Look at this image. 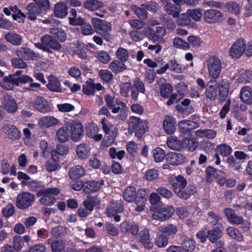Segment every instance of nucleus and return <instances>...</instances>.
<instances>
[{
  "label": "nucleus",
  "mask_w": 252,
  "mask_h": 252,
  "mask_svg": "<svg viewBox=\"0 0 252 252\" xmlns=\"http://www.w3.org/2000/svg\"><path fill=\"white\" fill-rule=\"evenodd\" d=\"M187 181L182 175L177 176L172 184V189L177 196L183 199H188L197 191L196 187L191 185L187 188Z\"/></svg>",
  "instance_id": "obj_1"
},
{
  "label": "nucleus",
  "mask_w": 252,
  "mask_h": 252,
  "mask_svg": "<svg viewBox=\"0 0 252 252\" xmlns=\"http://www.w3.org/2000/svg\"><path fill=\"white\" fill-rule=\"evenodd\" d=\"M148 125L149 123L147 120H143L136 117H131L129 124L138 138H140L148 130Z\"/></svg>",
  "instance_id": "obj_2"
},
{
  "label": "nucleus",
  "mask_w": 252,
  "mask_h": 252,
  "mask_svg": "<svg viewBox=\"0 0 252 252\" xmlns=\"http://www.w3.org/2000/svg\"><path fill=\"white\" fill-rule=\"evenodd\" d=\"M105 119L101 120L102 129L105 133L106 136L103 141L104 145L108 147L110 146L114 141L115 138L118 133V128L112 125H107L105 123Z\"/></svg>",
  "instance_id": "obj_3"
},
{
  "label": "nucleus",
  "mask_w": 252,
  "mask_h": 252,
  "mask_svg": "<svg viewBox=\"0 0 252 252\" xmlns=\"http://www.w3.org/2000/svg\"><path fill=\"white\" fill-rule=\"evenodd\" d=\"M209 75L214 79L218 78L221 69V64L219 58L216 56L210 57L206 61Z\"/></svg>",
  "instance_id": "obj_4"
},
{
  "label": "nucleus",
  "mask_w": 252,
  "mask_h": 252,
  "mask_svg": "<svg viewBox=\"0 0 252 252\" xmlns=\"http://www.w3.org/2000/svg\"><path fill=\"white\" fill-rule=\"evenodd\" d=\"M35 200V196L29 192H23L16 197V206L20 209L24 210L32 205Z\"/></svg>",
  "instance_id": "obj_5"
},
{
  "label": "nucleus",
  "mask_w": 252,
  "mask_h": 252,
  "mask_svg": "<svg viewBox=\"0 0 252 252\" xmlns=\"http://www.w3.org/2000/svg\"><path fill=\"white\" fill-rule=\"evenodd\" d=\"M71 132V139L75 142L81 140L84 135L83 126L82 123L77 120L70 122L67 125Z\"/></svg>",
  "instance_id": "obj_6"
},
{
  "label": "nucleus",
  "mask_w": 252,
  "mask_h": 252,
  "mask_svg": "<svg viewBox=\"0 0 252 252\" xmlns=\"http://www.w3.org/2000/svg\"><path fill=\"white\" fill-rule=\"evenodd\" d=\"M32 106L37 111L45 114L51 111L48 101L42 96H37L32 103Z\"/></svg>",
  "instance_id": "obj_7"
},
{
  "label": "nucleus",
  "mask_w": 252,
  "mask_h": 252,
  "mask_svg": "<svg viewBox=\"0 0 252 252\" xmlns=\"http://www.w3.org/2000/svg\"><path fill=\"white\" fill-rule=\"evenodd\" d=\"M1 130L10 141H15L20 139V132L15 126L6 124L3 126Z\"/></svg>",
  "instance_id": "obj_8"
},
{
  "label": "nucleus",
  "mask_w": 252,
  "mask_h": 252,
  "mask_svg": "<svg viewBox=\"0 0 252 252\" xmlns=\"http://www.w3.org/2000/svg\"><path fill=\"white\" fill-rule=\"evenodd\" d=\"M246 47L244 39L237 40L229 50V55L232 58H238L244 53Z\"/></svg>",
  "instance_id": "obj_9"
},
{
  "label": "nucleus",
  "mask_w": 252,
  "mask_h": 252,
  "mask_svg": "<svg viewBox=\"0 0 252 252\" xmlns=\"http://www.w3.org/2000/svg\"><path fill=\"white\" fill-rule=\"evenodd\" d=\"M148 194L146 189H140L136 192L135 204L137 207L135 210L137 212H141L144 210L145 204L147 200Z\"/></svg>",
  "instance_id": "obj_10"
},
{
  "label": "nucleus",
  "mask_w": 252,
  "mask_h": 252,
  "mask_svg": "<svg viewBox=\"0 0 252 252\" xmlns=\"http://www.w3.org/2000/svg\"><path fill=\"white\" fill-rule=\"evenodd\" d=\"M40 40V44H43L54 51H58L62 48V46L59 41L49 34L44 35L41 37Z\"/></svg>",
  "instance_id": "obj_11"
},
{
  "label": "nucleus",
  "mask_w": 252,
  "mask_h": 252,
  "mask_svg": "<svg viewBox=\"0 0 252 252\" xmlns=\"http://www.w3.org/2000/svg\"><path fill=\"white\" fill-rule=\"evenodd\" d=\"M174 213V209L172 207H166L155 212L152 217L154 219L163 221L170 218Z\"/></svg>",
  "instance_id": "obj_12"
},
{
  "label": "nucleus",
  "mask_w": 252,
  "mask_h": 252,
  "mask_svg": "<svg viewBox=\"0 0 252 252\" xmlns=\"http://www.w3.org/2000/svg\"><path fill=\"white\" fill-rule=\"evenodd\" d=\"M2 105L9 113H14L17 110L18 105L14 99L7 94H3Z\"/></svg>",
  "instance_id": "obj_13"
},
{
  "label": "nucleus",
  "mask_w": 252,
  "mask_h": 252,
  "mask_svg": "<svg viewBox=\"0 0 252 252\" xmlns=\"http://www.w3.org/2000/svg\"><path fill=\"white\" fill-rule=\"evenodd\" d=\"M47 243L51 247L52 252H68V249H65V244L62 240H54L49 239Z\"/></svg>",
  "instance_id": "obj_14"
},
{
  "label": "nucleus",
  "mask_w": 252,
  "mask_h": 252,
  "mask_svg": "<svg viewBox=\"0 0 252 252\" xmlns=\"http://www.w3.org/2000/svg\"><path fill=\"white\" fill-rule=\"evenodd\" d=\"M219 97L220 101H225L228 95L229 83L226 80H222L219 84Z\"/></svg>",
  "instance_id": "obj_15"
},
{
  "label": "nucleus",
  "mask_w": 252,
  "mask_h": 252,
  "mask_svg": "<svg viewBox=\"0 0 252 252\" xmlns=\"http://www.w3.org/2000/svg\"><path fill=\"white\" fill-rule=\"evenodd\" d=\"M198 124L196 122L184 120L179 124V128L180 131L184 134H189L191 130L198 127Z\"/></svg>",
  "instance_id": "obj_16"
},
{
  "label": "nucleus",
  "mask_w": 252,
  "mask_h": 252,
  "mask_svg": "<svg viewBox=\"0 0 252 252\" xmlns=\"http://www.w3.org/2000/svg\"><path fill=\"white\" fill-rule=\"evenodd\" d=\"M149 37L155 41H161L166 34V31L164 27H157L156 30L150 29L149 30Z\"/></svg>",
  "instance_id": "obj_17"
},
{
  "label": "nucleus",
  "mask_w": 252,
  "mask_h": 252,
  "mask_svg": "<svg viewBox=\"0 0 252 252\" xmlns=\"http://www.w3.org/2000/svg\"><path fill=\"white\" fill-rule=\"evenodd\" d=\"M185 158V157L182 154L175 152L169 153L166 156L167 161L173 165H178L183 163Z\"/></svg>",
  "instance_id": "obj_18"
},
{
  "label": "nucleus",
  "mask_w": 252,
  "mask_h": 252,
  "mask_svg": "<svg viewBox=\"0 0 252 252\" xmlns=\"http://www.w3.org/2000/svg\"><path fill=\"white\" fill-rule=\"evenodd\" d=\"M86 170L80 165L74 166L69 168L68 175L69 178L75 181L82 177L85 174Z\"/></svg>",
  "instance_id": "obj_19"
},
{
  "label": "nucleus",
  "mask_w": 252,
  "mask_h": 252,
  "mask_svg": "<svg viewBox=\"0 0 252 252\" xmlns=\"http://www.w3.org/2000/svg\"><path fill=\"white\" fill-rule=\"evenodd\" d=\"M103 185V181L101 182L95 181H88L84 183V191L85 193L89 194L91 192H96Z\"/></svg>",
  "instance_id": "obj_20"
},
{
  "label": "nucleus",
  "mask_w": 252,
  "mask_h": 252,
  "mask_svg": "<svg viewBox=\"0 0 252 252\" xmlns=\"http://www.w3.org/2000/svg\"><path fill=\"white\" fill-rule=\"evenodd\" d=\"M163 126L166 133L173 134L176 129L175 121L173 117L168 115L166 116L163 122Z\"/></svg>",
  "instance_id": "obj_21"
},
{
  "label": "nucleus",
  "mask_w": 252,
  "mask_h": 252,
  "mask_svg": "<svg viewBox=\"0 0 252 252\" xmlns=\"http://www.w3.org/2000/svg\"><path fill=\"white\" fill-rule=\"evenodd\" d=\"M224 213L229 221L234 224H240L242 222L243 218L236 214L234 211L231 208H225Z\"/></svg>",
  "instance_id": "obj_22"
},
{
  "label": "nucleus",
  "mask_w": 252,
  "mask_h": 252,
  "mask_svg": "<svg viewBox=\"0 0 252 252\" xmlns=\"http://www.w3.org/2000/svg\"><path fill=\"white\" fill-rule=\"evenodd\" d=\"M92 23L95 29L102 32H107L111 29L110 23L100 19L94 18L92 19Z\"/></svg>",
  "instance_id": "obj_23"
},
{
  "label": "nucleus",
  "mask_w": 252,
  "mask_h": 252,
  "mask_svg": "<svg viewBox=\"0 0 252 252\" xmlns=\"http://www.w3.org/2000/svg\"><path fill=\"white\" fill-rule=\"evenodd\" d=\"M59 120L53 116H45L39 121V126L43 128H47L58 124Z\"/></svg>",
  "instance_id": "obj_24"
},
{
  "label": "nucleus",
  "mask_w": 252,
  "mask_h": 252,
  "mask_svg": "<svg viewBox=\"0 0 252 252\" xmlns=\"http://www.w3.org/2000/svg\"><path fill=\"white\" fill-rule=\"evenodd\" d=\"M13 75H9L4 77L2 81L0 82V86L6 90H12L14 86H18V81L16 78H13Z\"/></svg>",
  "instance_id": "obj_25"
},
{
  "label": "nucleus",
  "mask_w": 252,
  "mask_h": 252,
  "mask_svg": "<svg viewBox=\"0 0 252 252\" xmlns=\"http://www.w3.org/2000/svg\"><path fill=\"white\" fill-rule=\"evenodd\" d=\"M221 227H218L217 228H214L212 230H208L207 233V238L212 243H215L217 246V243L222 236V230Z\"/></svg>",
  "instance_id": "obj_26"
},
{
  "label": "nucleus",
  "mask_w": 252,
  "mask_h": 252,
  "mask_svg": "<svg viewBox=\"0 0 252 252\" xmlns=\"http://www.w3.org/2000/svg\"><path fill=\"white\" fill-rule=\"evenodd\" d=\"M124 210L122 201H112L107 209L109 216H112L117 212H122Z\"/></svg>",
  "instance_id": "obj_27"
},
{
  "label": "nucleus",
  "mask_w": 252,
  "mask_h": 252,
  "mask_svg": "<svg viewBox=\"0 0 252 252\" xmlns=\"http://www.w3.org/2000/svg\"><path fill=\"white\" fill-rule=\"evenodd\" d=\"M48 80L47 87L50 91L57 93L62 92L61 83L56 77L51 75L49 77Z\"/></svg>",
  "instance_id": "obj_28"
},
{
  "label": "nucleus",
  "mask_w": 252,
  "mask_h": 252,
  "mask_svg": "<svg viewBox=\"0 0 252 252\" xmlns=\"http://www.w3.org/2000/svg\"><path fill=\"white\" fill-rule=\"evenodd\" d=\"M240 97L243 102L247 104H252V91L251 89L248 86L242 88L240 92Z\"/></svg>",
  "instance_id": "obj_29"
},
{
  "label": "nucleus",
  "mask_w": 252,
  "mask_h": 252,
  "mask_svg": "<svg viewBox=\"0 0 252 252\" xmlns=\"http://www.w3.org/2000/svg\"><path fill=\"white\" fill-rule=\"evenodd\" d=\"M99 199L96 196H88L83 202V204L87 210L91 212L94 207L99 204Z\"/></svg>",
  "instance_id": "obj_30"
},
{
  "label": "nucleus",
  "mask_w": 252,
  "mask_h": 252,
  "mask_svg": "<svg viewBox=\"0 0 252 252\" xmlns=\"http://www.w3.org/2000/svg\"><path fill=\"white\" fill-rule=\"evenodd\" d=\"M5 38L6 41L13 45H20L22 40V36L14 32H8L5 35Z\"/></svg>",
  "instance_id": "obj_31"
},
{
  "label": "nucleus",
  "mask_w": 252,
  "mask_h": 252,
  "mask_svg": "<svg viewBox=\"0 0 252 252\" xmlns=\"http://www.w3.org/2000/svg\"><path fill=\"white\" fill-rule=\"evenodd\" d=\"M136 189L132 186L127 187L123 193L124 199L128 202H135Z\"/></svg>",
  "instance_id": "obj_32"
},
{
  "label": "nucleus",
  "mask_w": 252,
  "mask_h": 252,
  "mask_svg": "<svg viewBox=\"0 0 252 252\" xmlns=\"http://www.w3.org/2000/svg\"><path fill=\"white\" fill-rule=\"evenodd\" d=\"M109 68L114 73L117 74L126 70V67L124 63L119 60H115L110 63Z\"/></svg>",
  "instance_id": "obj_33"
},
{
  "label": "nucleus",
  "mask_w": 252,
  "mask_h": 252,
  "mask_svg": "<svg viewBox=\"0 0 252 252\" xmlns=\"http://www.w3.org/2000/svg\"><path fill=\"white\" fill-rule=\"evenodd\" d=\"M68 8L63 2H59L54 6V14L55 16H66Z\"/></svg>",
  "instance_id": "obj_34"
},
{
  "label": "nucleus",
  "mask_w": 252,
  "mask_h": 252,
  "mask_svg": "<svg viewBox=\"0 0 252 252\" xmlns=\"http://www.w3.org/2000/svg\"><path fill=\"white\" fill-rule=\"evenodd\" d=\"M167 145L170 149L180 151L183 148V140L180 141L176 137H170L167 141Z\"/></svg>",
  "instance_id": "obj_35"
},
{
  "label": "nucleus",
  "mask_w": 252,
  "mask_h": 252,
  "mask_svg": "<svg viewBox=\"0 0 252 252\" xmlns=\"http://www.w3.org/2000/svg\"><path fill=\"white\" fill-rule=\"evenodd\" d=\"M90 148L86 144L79 145L76 149L78 156L82 159L86 158L90 153Z\"/></svg>",
  "instance_id": "obj_36"
},
{
  "label": "nucleus",
  "mask_w": 252,
  "mask_h": 252,
  "mask_svg": "<svg viewBox=\"0 0 252 252\" xmlns=\"http://www.w3.org/2000/svg\"><path fill=\"white\" fill-rule=\"evenodd\" d=\"M226 230L228 235L232 239L238 241H242L243 240V237L241 233L237 228L230 226L227 228Z\"/></svg>",
  "instance_id": "obj_37"
},
{
  "label": "nucleus",
  "mask_w": 252,
  "mask_h": 252,
  "mask_svg": "<svg viewBox=\"0 0 252 252\" xmlns=\"http://www.w3.org/2000/svg\"><path fill=\"white\" fill-rule=\"evenodd\" d=\"M84 5L86 9L91 11H95L103 6L102 2L97 0H90L84 2Z\"/></svg>",
  "instance_id": "obj_38"
},
{
  "label": "nucleus",
  "mask_w": 252,
  "mask_h": 252,
  "mask_svg": "<svg viewBox=\"0 0 252 252\" xmlns=\"http://www.w3.org/2000/svg\"><path fill=\"white\" fill-rule=\"evenodd\" d=\"M56 137L61 142L68 141L69 138L68 127L67 126L60 128L57 132Z\"/></svg>",
  "instance_id": "obj_39"
},
{
  "label": "nucleus",
  "mask_w": 252,
  "mask_h": 252,
  "mask_svg": "<svg viewBox=\"0 0 252 252\" xmlns=\"http://www.w3.org/2000/svg\"><path fill=\"white\" fill-rule=\"evenodd\" d=\"M51 233L54 237H63L67 234V229L63 226L59 225L52 228Z\"/></svg>",
  "instance_id": "obj_40"
},
{
  "label": "nucleus",
  "mask_w": 252,
  "mask_h": 252,
  "mask_svg": "<svg viewBox=\"0 0 252 252\" xmlns=\"http://www.w3.org/2000/svg\"><path fill=\"white\" fill-rule=\"evenodd\" d=\"M226 162L229 167L233 168L235 170H239L242 167L243 161L238 160L233 156H230L227 158Z\"/></svg>",
  "instance_id": "obj_41"
},
{
  "label": "nucleus",
  "mask_w": 252,
  "mask_h": 252,
  "mask_svg": "<svg viewBox=\"0 0 252 252\" xmlns=\"http://www.w3.org/2000/svg\"><path fill=\"white\" fill-rule=\"evenodd\" d=\"M121 229L123 232L130 233L133 235H136L139 232V228L137 225H132L129 228L126 222H123L121 224Z\"/></svg>",
  "instance_id": "obj_42"
},
{
  "label": "nucleus",
  "mask_w": 252,
  "mask_h": 252,
  "mask_svg": "<svg viewBox=\"0 0 252 252\" xmlns=\"http://www.w3.org/2000/svg\"><path fill=\"white\" fill-rule=\"evenodd\" d=\"M206 97L211 100H215L217 97V87L214 85H210L206 88Z\"/></svg>",
  "instance_id": "obj_43"
},
{
  "label": "nucleus",
  "mask_w": 252,
  "mask_h": 252,
  "mask_svg": "<svg viewBox=\"0 0 252 252\" xmlns=\"http://www.w3.org/2000/svg\"><path fill=\"white\" fill-rule=\"evenodd\" d=\"M225 7L232 14L239 15L240 13V7L236 2H228L226 3Z\"/></svg>",
  "instance_id": "obj_44"
},
{
  "label": "nucleus",
  "mask_w": 252,
  "mask_h": 252,
  "mask_svg": "<svg viewBox=\"0 0 252 252\" xmlns=\"http://www.w3.org/2000/svg\"><path fill=\"white\" fill-rule=\"evenodd\" d=\"M183 148L186 146L190 152L194 151L198 146V143L193 139L184 138L183 139Z\"/></svg>",
  "instance_id": "obj_45"
},
{
  "label": "nucleus",
  "mask_w": 252,
  "mask_h": 252,
  "mask_svg": "<svg viewBox=\"0 0 252 252\" xmlns=\"http://www.w3.org/2000/svg\"><path fill=\"white\" fill-rule=\"evenodd\" d=\"M25 60L38 61L40 59V55L31 50L30 48L25 47Z\"/></svg>",
  "instance_id": "obj_46"
},
{
  "label": "nucleus",
  "mask_w": 252,
  "mask_h": 252,
  "mask_svg": "<svg viewBox=\"0 0 252 252\" xmlns=\"http://www.w3.org/2000/svg\"><path fill=\"white\" fill-rule=\"evenodd\" d=\"M158 230L161 233L167 234L168 235L175 234L177 231L176 226L173 224L160 226L159 227Z\"/></svg>",
  "instance_id": "obj_47"
},
{
  "label": "nucleus",
  "mask_w": 252,
  "mask_h": 252,
  "mask_svg": "<svg viewBox=\"0 0 252 252\" xmlns=\"http://www.w3.org/2000/svg\"><path fill=\"white\" fill-rule=\"evenodd\" d=\"M177 24L179 26H184L189 25L191 27H194L196 24L194 22L191 21V17H177Z\"/></svg>",
  "instance_id": "obj_48"
},
{
  "label": "nucleus",
  "mask_w": 252,
  "mask_h": 252,
  "mask_svg": "<svg viewBox=\"0 0 252 252\" xmlns=\"http://www.w3.org/2000/svg\"><path fill=\"white\" fill-rule=\"evenodd\" d=\"M168 243V239L163 234H161L157 236L155 241V245L159 248L166 247Z\"/></svg>",
  "instance_id": "obj_49"
},
{
  "label": "nucleus",
  "mask_w": 252,
  "mask_h": 252,
  "mask_svg": "<svg viewBox=\"0 0 252 252\" xmlns=\"http://www.w3.org/2000/svg\"><path fill=\"white\" fill-rule=\"evenodd\" d=\"M116 55L117 58L123 63L127 61L129 58L128 51L122 47L118 48L116 52Z\"/></svg>",
  "instance_id": "obj_50"
},
{
  "label": "nucleus",
  "mask_w": 252,
  "mask_h": 252,
  "mask_svg": "<svg viewBox=\"0 0 252 252\" xmlns=\"http://www.w3.org/2000/svg\"><path fill=\"white\" fill-rule=\"evenodd\" d=\"M158 171L155 169L147 170L144 175V179L149 181H154L158 177Z\"/></svg>",
  "instance_id": "obj_51"
},
{
  "label": "nucleus",
  "mask_w": 252,
  "mask_h": 252,
  "mask_svg": "<svg viewBox=\"0 0 252 252\" xmlns=\"http://www.w3.org/2000/svg\"><path fill=\"white\" fill-rule=\"evenodd\" d=\"M153 153L155 160L157 162H161L165 157L166 158L164 151L160 148L158 147L155 149Z\"/></svg>",
  "instance_id": "obj_52"
},
{
  "label": "nucleus",
  "mask_w": 252,
  "mask_h": 252,
  "mask_svg": "<svg viewBox=\"0 0 252 252\" xmlns=\"http://www.w3.org/2000/svg\"><path fill=\"white\" fill-rule=\"evenodd\" d=\"M56 200L54 196L45 193V194L41 197L40 199V202L44 205L50 206L55 203Z\"/></svg>",
  "instance_id": "obj_53"
},
{
  "label": "nucleus",
  "mask_w": 252,
  "mask_h": 252,
  "mask_svg": "<svg viewBox=\"0 0 252 252\" xmlns=\"http://www.w3.org/2000/svg\"><path fill=\"white\" fill-rule=\"evenodd\" d=\"M173 45L176 48H183L184 49H188L190 47L189 43L186 42L181 38L176 37L174 39Z\"/></svg>",
  "instance_id": "obj_54"
},
{
  "label": "nucleus",
  "mask_w": 252,
  "mask_h": 252,
  "mask_svg": "<svg viewBox=\"0 0 252 252\" xmlns=\"http://www.w3.org/2000/svg\"><path fill=\"white\" fill-rule=\"evenodd\" d=\"M195 247V242L191 239H186L182 243V248L184 252H192Z\"/></svg>",
  "instance_id": "obj_55"
},
{
  "label": "nucleus",
  "mask_w": 252,
  "mask_h": 252,
  "mask_svg": "<svg viewBox=\"0 0 252 252\" xmlns=\"http://www.w3.org/2000/svg\"><path fill=\"white\" fill-rule=\"evenodd\" d=\"M208 221L213 225H216L218 224V227H219L220 224H219V223L220 220L221 219V217L213 212H209L208 214Z\"/></svg>",
  "instance_id": "obj_56"
},
{
  "label": "nucleus",
  "mask_w": 252,
  "mask_h": 252,
  "mask_svg": "<svg viewBox=\"0 0 252 252\" xmlns=\"http://www.w3.org/2000/svg\"><path fill=\"white\" fill-rule=\"evenodd\" d=\"M24 246L23 238L21 236H16L13 238V247L15 251L20 252Z\"/></svg>",
  "instance_id": "obj_57"
},
{
  "label": "nucleus",
  "mask_w": 252,
  "mask_h": 252,
  "mask_svg": "<svg viewBox=\"0 0 252 252\" xmlns=\"http://www.w3.org/2000/svg\"><path fill=\"white\" fill-rule=\"evenodd\" d=\"M98 74L100 78L107 83L110 82L113 79V74L112 72L107 69L99 70Z\"/></svg>",
  "instance_id": "obj_58"
},
{
  "label": "nucleus",
  "mask_w": 252,
  "mask_h": 252,
  "mask_svg": "<svg viewBox=\"0 0 252 252\" xmlns=\"http://www.w3.org/2000/svg\"><path fill=\"white\" fill-rule=\"evenodd\" d=\"M206 174L207 182L211 183L215 179L216 170L212 166H209L206 169Z\"/></svg>",
  "instance_id": "obj_59"
},
{
  "label": "nucleus",
  "mask_w": 252,
  "mask_h": 252,
  "mask_svg": "<svg viewBox=\"0 0 252 252\" xmlns=\"http://www.w3.org/2000/svg\"><path fill=\"white\" fill-rule=\"evenodd\" d=\"M172 90V86L169 84H164L160 86V95L164 97H167Z\"/></svg>",
  "instance_id": "obj_60"
},
{
  "label": "nucleus",
  "mask_w": 252,
  "mask_h": 252,
  "mask_svg": "<svg viewBox=\"0 0 252 252\" xmlns=\"http://www.w3.org/2000/svg\"><path fill=\"white\" fill-rule=\"evenodd\" d=\"M161 21V24L164 26L167 30L173 31L175 29V24L169 17H163Z\"/></svg>",
  "instance_id": "obj_61"
},
{
  "label": "nucleus",
  "mask_w": 252,
  "mask_h": 252,
  "mask_svg": "<svg viewBox=\"0 0 252 252\" xmlns=\"http://www.w3.org/2000/svg\"><path fill=\"white\" fill-rule=\"evenodd\" d=\"M15 213V207L11 203L8 204L2 209V213L3 215L8 218L12 216Z\"/></svg>",
  "instance_id": "obj_62"
},
{
  "label": "nucleus",
  "mask_w": 252,
  "mask_h": 252,
  "mask_svg": "<svg viewBox=\"0 0 252 252\" xmlns=\"http://www.w3.org/2000/svg\"><path fill=\"white\" fill-rule=\"evenodd\" d=\"M95 57L100 62L103 63H107L111 60L108 54L103 51L97 52Z\"/></svg>",
  "instance_id": "obj_63"
},
{
  "label": "nucleus",
  "mask_w": 252,
  "mask_h": 252,
  "mask_svg": "<svg viewBox=\"0 0 252 252\" xmlns=\"http://www.w3.org/2000/svg\"><path fill=\"white\" fill-rule=\"evenodd\" d=\"M95 91L94 85L92 82H87L83 86V92L87 95L94 94Z\"/></svg>",
  "instance_id": "obj_64"
}]
</instances>
